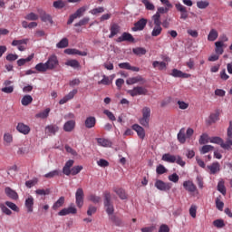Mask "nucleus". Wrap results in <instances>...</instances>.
Returning a JSON list of instances; mask_svg holds the SVG:
<instances>
[{
  "instance_id": "f257e3e1",
  "label": "nucleus",
  "mask_w": 232,
  "mask_h": 232,
  "mask_svg": "<svg viewBox=\"0 0 232 232\" xmlns=\"http://www.w3.org/2000/svg\"><path fill=\"white\" fill-rule=\"evenodd\" d=\"M74 162L73 160H67L63 168L62 173L67 177H70V175H72V177L79 175L82 171V166L77 165L73 167Z\"/></svg>"
},
{
  "instance_id": "f03ea898",
  "label": "nucleus",
  "mask_w": 232,
  "mask_h": 232,
  "mask_svg": "<svg viewBox=\"0 0 232 232\" xmlns=\"http://www.w3.org/2000/svg\"><path fill=\"white\" fill-rule=\"evenodd\" d=\"M103 204L107 215L111 216L115 213V208H113V203H111V194L106 191L103 193Z\"/></svg>"
},
{
  "instance_id": "7ed1b4c3",
  "label": "nucleus",
  "mask_w": 232,
  "mask_h": 232,
  "mask_svg": "<svg viewBox=\"0 0 232 232\" xmlns=\"http://www.w3.org/2000/svg\"><path fill=\"white\" fill-rule=\"evenodd\" d=\"M151 117V109L150 107H144L142 109V118L140 119V124L144 128L150 127V118Z\"/></svg>"
},
{
  "instance_id": "20e7f679",
  "label": "nucleus",
  "mask_w": 232,
  "mask_h": 232,
  "mask_svg": "<svg viewBox=\"0 0 232 232\" xmlns=\"http://www.w3.org/2000/svg\"><path fill=\"white\" fill-rule=\"evenodd\" d=\"M87 7L82 6L80 7L74 14H71L69 17V20L67 21V24H72L75 19H79L84 15V13L86 12Z\"/></svg>"
},
{
  "instance_id": "39448f33",
  "label": "nucleus",
  "mask_w": 232,
  "mask_h": 232,
  "mask_svg": "<svg viewBox=\"0 0 232 232\" xmlns=\"http://www.w3.org/2000/svg\"><path fill=\"white\" fill-rule=\"evenodd\" d=\"M130 97H137V95H146L148 93V89L142 86H136L132 90L128 91Z\"/></svg>"
},
{
  "instance_id": "423d86ee",
  "label": "nucleus",
  "mask_w": 232,
  "mask_h": 232,
  "mask_svg": "<svg viewBox=\"0 0 232 232\" xmlns=\"http://www.w3.org/2000/svg\"><path fill=\"white\" fill-rule=\"evenodd\" d=\"M146 24H148V19L140 18L138 22L134 24V26L131 27L132 32H142L144 28H146Z\"/></svg>"
},
{
  "instance_id": "0eeeda50",
  "label": "nucleus",
  "mask_w": 232,
  "mask_h": 232,
  "mask_svg": "<svg viewBox=\"0 0 232 232\" xmlns=\"http://www.w3.org/2000/svg\"><path fill=\"white\" fill-rule=\"evenodd\" d=\"M76 206L78 208H82L84 206V190L82 188H78L75 193Z\"/></svg>"
},
{
  "instance_id": "6e6552de",
  "label": "nucleus",
  "mask_w": 232,
  "mask_h": 232,
  "mask_svg": "<svg viewBox=\"0 0 232 232\" xmlns=\"http://www.w3.org/2000/svg\"><path fill=\"white\" fill-rule=\"evenodd\" d=\"M46 64L49 70H55V68L59 66V60L57 59V55L55 54L51 55L48 58Z\"/></svg>"
},
{
  "instance_id": "1a4fd4ad",
  "label": "nucleus",
  "mask_w": 232,
  "mask_h": 232,
  "mask_svg": "<svg viewBox=\"0 0 232 232\" xmlns=\"http://www.w3.org/2000/svg\"><path fill=\"white\" fill-rule=\"evenodd\" d=\"M154 186L160 191H169L171 189V183H166L160 179H157Z\"/></svg>"
},
{
  "instance_id": "9d476101",
  "label": "nucleus",
  "mask_w": 232,
  "mask_h": 232,
  "mask_svg": "<svg viewBox=\"0 0 232 232\" xmlns=\"http://www.w3.org/2000/svg\"><path fill=\"white\" fill-rule=\"evenodd\" d=\"M73 204L71 205L69 208H63L60 212H58L59 217H66V215H76L77 208L72 207Z\"/></svg>"
},
{
  "instance_id": "9b49d317",
  "label": "nucleus",
  "mask_w": 232,
  "mask_h": 232,
  "mask_svg": "<svg viewBox=\"0 0 232 232\" xmlns=\"http://www.w3.org/2000/svg\"><path fill=\"white\" fill-rule=\"evenodd\" d=\"M117 43H123L127 41V43H135V38L131 34L124 32L121 36L117 38Z\"/></svg>"
},
{
  "instance_id": "f8f14e48",
  "label": "nucleus",
  "mask_w": 232,
  "mask_h": 232,
  "mask_svg": "<svg viewBox=\"0 0 232 232\" xmlns=\"http://www.w3.org/2000/svg\"><path fill=\"white\" fill-rule=\"evenodd\" d=\"M154 22V28L151 32V36L152 37H159V35H160V34H162V27L160 26V24H162L161 21H158V20H153Z\"/></svg>"
},
{
  "instance_id": "ddd939ff",
  "label": "nucleus",
  "mask_w": 232,
  "mask_h": 232,
  "mask_svg": "<svg viewBox=\"0 0 232 232\" xmlns=\"http://www.w3.org/2000/svg\"><path fill=\"white\" fill-rule=\"evenodd\" d=\"M38 14H39L40 19H41V21H43V23L49 22L51 24H53V20L52 19V15H50L49 14H46V12L44 10L39 9Z\"/></svg>"
},
{
  "instance_id": "4468645a",
  "label": "nucleus",
  "mask_w": 232,
  "mask_h": 232,
  "mask_svg": "<svg viewBox=\"0 0 232 232\" xmlns=\"http://www.w3.org/2000/svg\"><path fill=\"white\" fill-rule=\"evenodd\" d=\"M137 82H140V84H146V79L142 78L140 75H138L136 77L129 78L126 80V83L129 86H131V84H137Z\"/></svg>"
},
{
  "instance_id": "2eb2a0df",
  "label": "nucleus",
  "mask_w": 232,
  "mask_h": 232,
  "mask_svg": "<svg viewBox=\"0 0 232 232\" xmlns=\"http://www.w3.org/2000/svg\"><path fill=\"white\" fill-rule=\"evenodd\" d=\"M175 7L176 10H178V12H180V19H184V21H186V19H188V9L186 8V6L182 5V4L178 3L175 4Z\"/></svg>"
},
{
  "instance_id": "dca6fc26",
  "label": "nucleus",
  "mask_w": 232,
  "mask_h": 232,
  "mask_svg": "<svg viewBox=\"0 0 232 232\" xmlns=\"http://www.w3.org/2000/svg\"><path fill=\"white\" fill-rule=\"evenodd\" d=\"M77 89H73L67 95L59 101V104H66L68 101H72L75 95H77Z\"/></svg>"
},
{
  "instance_id": "f3484780",
  "label": "nucleus",
  "mask_w": 232,
  "mask_h": 232,
  "mask_svg": "<svg viewBox=\"0 0 232 232\" xmlns=\"http://www.w3.org/2000/svg\"><path fill=\"white\" fill-rule=\"evenodd\" d=\"M132 130L136 131L138 137L141 140H144L146 137V131L144 130V128L140 127L139 124L132 125Z\"/></svg>"
},
{
  "instance_id": "a211bd4d",
  "label": "nucleus",
  "mask_w": 232,
  "mask_h": 232,
  "mask_svg": "<svg viewBox=\"0 0 232 232\" xmlns=\"http://www.w3.org/2000/svg\"><path fill=\"white\" fill-rule=\"evenodd\" d=\"M64 53H66L67 55H81L82 57H86V55H88L87 52H81L77 49H65L64 50Z\"/></svg>"
},
{
  "instance_id": "6ab92c4d",
  "label": "nucleus",
  "mask_w": 232,
  "mask_h": 232,
  "mask_svg": "<svg viewBox=\"0 0 232 232\" xmlns=\"http://www.w3.org/2000/svg\"><path fill=\"white\" fill-rule=\"evenodd\" d=\"M5 193L7 197H9V198H12V200H17L19 198L17 192L12 189L10 187H6L5 188Z\"/></svg>"
},
{
  "instance_id": "aec40b11",
  "label": "nucleus",
  "mask_w": 232,
  "mask_h": 232,
  "mask_svg": "<svg viewBox=\"0 0 232 232\" xmlns=\"http://www.w3.org/2000/svg\"><path fill=\"white\" fill-rule=\"evenodd\" d=\"M169 9L168 7H159L156 14L152 16V21H160V14H168Z\"/></svg>"
},
{
  "instance_id": "412c9836",
  "label": "nucleus",
  "mask_w": 232,
  "mask_h": 232,
  "mask_svg": "<svg viewBox=\"0 0 232 232\" xmlns=\"http://www.w3.org/2000/svg\"><path fill=\"white\" fill-rule=\"evenodd\" d=\"M96 123H97V120L93 116L87 117L84 121L85 128H87L88 130H92V128H95Z\"/></svg>"
},
{
  "instance_id": "4be33fe9",
  "label": "nucleus",
  "mask_w": 232,
  "mask_h": 232,
  "mask_svg": "<svg viewBox=\"0 0 232 232\" xmlns=\"http://www.w3.org/2000/svg\"><path fill=\"white\" fill-rule=\"evenodd\" d=\"M16 130L19 131V133H23V135H28V133H30V126L24 123H18Z\"/></svg>"
},
{
  "instance_id": "5701e85b",
  "label": "nucleus",
  "mask_w": 232,
  "mask_h": 232,
  "mask_svg": "<svg viewBox=\"0 0 232 232\" xmlns=\"http://www.w3.org/2000/svg\"><path fill=\"white\" fill-rule=\"evenodd\" d=\"M183 188L189 193H195V191H197V186L190 180L183 182Z\"/></svg>"
},
{
  "instance_id": "b1692460",
  "label": "nucleus",
  "mask_w": 232,
  "mask_h": 232,
  "mask_svg": "<svg viewBox=\"0 0 232 232\" xmlns=\"http://www.w3.org/2000/svg\"><path fill=\"white\" fill-rule=\"evenodd\" d=\"M72 130H75V120H69L64 123L63 130L70 133Z\"/></svg>"
},
{
  "instance_id": "393cba45",
  "label": "nucleus",
  "mask_w": 232,
  "mask_h": 232,
  "mask_svg": "<svg viewBox=\"0 0 232 232\" xmlns=\"http://www.w3.org/2000/svg\"><path fill=\"white\" fill-rule=\"evenodd\" d=\"M207 168L208 169H209L210 175H215L218 173V171H220V163L216 161V162H213L211 165H208Z\"/></svg>"
},
{
  "instance_id": "a878e982",
  "label": "nucleus",
  "mask_w": 232,
  "mask_h": 232,
  "mask_svg": "<svg viewBox=\"0 0 232 232\" xmlns=\"http://www.w3.org/2000/svg\"><path fill=\"white\" fill-rule=\"evenodd\" d=\"M24 206L27 208V213H34V197L29 196L28 198L25 199Z\"/></svg>"
},
{
  "instance_id": "bb28decb",
  "label": "nucleus",
  "mask_w": 232,
  "mask_h": 232,
  "mask_svg": "<svg viewBox=\"0 0 232 232\" xmlns=\"http://www.w3.org/2000/svg\"><path fill=\"white\" fill-rule=\"evenodd\" d=\"M96 140L99 146H102L103 148H111L113 144L110 140L104 138H97Z\"/></svg>"
},
{
  "instance_id": "cd10ccee",
  "label": "nucleus",
  "mask_w": 232,
  "mask_h": 232,
  "mask_svg": "<svg viewBox=\"0 0 232 232\" xmlns=\"http://www.w3.org/2000/svg\"><path fill=\"white\" fill-rule=\"evenodd\" d=\"M120 32H121L120 25L117 24H112L111 25V34L109 35V39H113V37H115V35H117V34H119Z\"/></svg>"
},
{
  "instance_id": "c85d7f7f",
  "label": "nucleus",
  "mask_w": 232,
  "mask_h": 232,
  "mask_svg": "<svg viewBox=\"0 0 232 232\" xmlns=\"http://www.w3.org/2000/svg\"><path fill=\"white\" fill-rule=\"evenodd\" d=\"M209 142L212 144H218L223 149L227 148V145H224V140L218 136L209 138Z\"/></svg>"
},
{
  "instance_id": "c756f323",
  "label": "nucleus",
  "mask_w": 232,
  "mask_h": 232,
  "mask_svg": "<svg viewBox=\"0 0 232 232\" xmlns=\"http://www.w3.org/2000/svg\"><path fill=\"white\" fill-rule=\"evenodd\" d=\"M45 131L48 133L49 136L55 135L57 131H59V126L55 124H51L45 127Z\"/></svg>"
},
{
  "instance_id": "7c9ffc66",
  "label": "nucleus",
  "mask_w": 232,
  "mask_h": 232,
  "mask_svg": "<svg viewBox=\"0 0 232 232\" xmlns=\"http://www.w3.org/2000/svg\"><path fill=\"white\" fill-rule=\"evenodd\" d=\"M186 129L181 128L178 133V140L180 142V144H186Z\"/></svg>"
},
{
  "instance_id": "2f4dec72",
  "label": "nucleus",
  "mask_w": 232,
  "mask_h": 232,
  "mask_svg": "<svg viewBox=\"0 0 232 232\" xmlns=\"http://www.w3.org/2000/svg\"><path fill=\"white\" fill-rule=\"evenodd\" d=\"M215 52L218 55H222V53H224V42L222 41H218L215 43Z\"/></svg>"
},
{
  "instance_id": "473e14b6",
  "label": "nucleus",
  "mask_w": 232,
  "mask_h": 232,
  "mask_svg": "<svg viewBox=\"0 0 232 232\" xmlns=\"http://www.w3.org/2000/svg\"><path fill=\"white\" fill-rule=\"evenodd\" d=\"M161 160H164L165 162L173 163V162H176L177 156L171 155L169 153H166V154H163Z\"/></svg>"
},
{
  "instance_id": "72a5a7b5",
  "label": "nucleus",
  "mask_w": 232,
  "mask_h": 232,
  "mask_svg": "<svg viewBox=\"0 0 232 232\" xmlns=\"http://www.w3.org/2000/svg\"><path fill=\"white\" fill-rule=\"evenodd\" d=\"M64 206V197H60L59 199L53 205L52 209L53 211H57L59 208H63Z\"/></svg>"
},
{
  "instance_id": "f704fd0d",
  "label": "nucleus",
  "mask_w": 232,
  "mask_h": 232,
  "mask_svg": "<svg viewBox=\"0 0 232 232\" xmlns=\"http://www.w3.org/2000/svg\"><path fill=\"white\" fill-rule=\"evenodd\" d=\"M34 68H35L36 72H40L42 73L44 72H47V70H50V69H48V65L46 63H37Z\"/></svg>"
},
{
  "instance_id": "c9c22d12",
  "label": "nucleus",
  "mask_w": 232,
  "mask_h": 232,
  "mask_svg": "<svg viewBox=\"0 0 232 232\" xmlns=\"http://www.w3.org/2000/svg\"><path fill=\"white\" fill-rule=\"evenodd\" d=\"M34 101V98H32L31 95L26 94L22 98L21 103L23 106H28L29 104H32Z\"/></svg>"
},
{
  "instance_id": "e433bc0d",
  "label": "nucleus",
  "mask_w": 232,
  "mask_h": 232,
  "mask_svg": "<svg viewBox=\"0 0 232 232\" xmlns=\"http://www.w3.org/2000/svg\"><path fill=\"white\" fill-rule=\"evenodd\" d=\"M66 66H71V68H74V70H77V68H81V63H79V61L77 60H69L65 63Z\"/></svg>"
},
{
  "instance_id": "4c0bfd02",
  "label": "nucleus",
  "mask_w": 232,
  "mask_h": 232,
  "mask_svg": "<svg viewBox=\"0 0 232 232\" xmlns=\"http://www.w3.org/2000/svg\"><path fill=\"white\" fill-rule=\"evenodd\" d=\"M132 53H134V55H146L147 51L144 47H136L132 49Z\"/></svg>"
},
{
  "instance_id": "58836bf2",
  "label": "nucleus",
  "mask_w": 232,
  "mask_h": 232,
  "mask_svg": "<svg viewBox=\"0 0 232 232\" xmlns=\"http://www.w3.org/2000/svg\"><path fill=\"white\" fill-rule=\"evenodd\" d=\"M114 191L121 200H126V198H128V196L126 195V191L124 189L115 188Z\"/></svg>"
},
{
  "instance_id": "ea45409f",
  "label": "nucleus",
  "mask_w": 232,
  "mask_h": 232,
  "mask_svg": "<svg viewBox=\"0 0 232 232\" xmlns=\"http://www.w3.org/2000/svg\"><path fill=\"white\" fill-rule=\"evenodd\" d=\"M32 59H34V53H32L31 55H29L27 58H22L19 59L17 61V65L18 66H24V64H26V63H30V61H32Z\"/></svg>"
},
{
  "instance_id": "a19ab883",
  "label": "nucleus",
  "mask_w": 232,
  "mask_h": 232,
  "mask_svg": "<svg viewBox=\"0 0 232 232\" xmlns=\"http://www.w3.org/2000/svg\"><path fill=\"white\" fill-rule=\"evenodd\" d=\"M215 150V147L212 145H204L200 150L201 155H206V153H209V151H213Z\"/></svg>"
},
{
  "instance_id": "79ce46f5",
  "label": "nucleus",
  "mask_w": 232,
  "mask_h": 232,
  "mask_svg": "<svg viewBox=\"0 0 232 232\" xmlns=\"http://www.w3.org/2000/svg\"><path fill=\"white\" fill-rule=\"evenodd\" d=\"M218 38V32H217V30L215 29H211L208 35V41H217Z\"/></svg>"
},
{
  "instance_id": "37998d69",
  "label": "nucleus",
  "mask_w": 232,
  "mask_h": 232,
  "mask_svg": "<svg viewBox=\"0 0 232 232\" xmlns=\"http://www.w3.org/2000/svg\"><path fill=\"white\" fill-rule=\"evenodd\" d=\"M62 175L61 170L55 169L51 172H48L47 174L44 175L45 179H53V177H59Z\"/></svg>"
},
{
  "instance_id": "c03bdc74",
  "label": "nucleus",
  "mask_w": 232,
  "mask_h": 232,
  "mask_svg": "<svg viewBox=\"0 0 232 232\" xmlns=\"http://www.w3.org/2000/svg\"><path fill=\"white\" fill-rule=\"evenodd\" d=\"M109 218L113 224H115V226H122V220H121L117 216L111 214L109 216Z\"/></svg>"
},
{
  "instance_id": "a18cd8bd",
  "label": "nucleus",
  "mask_w": 232,
  "mask_h": 232,
  "mask_svg": "<svg viewBox=\"0 0 232 232\" xmlns=\"http://www.w3.org/2000/svg\"><path fill=\"white\" fill-rule=\"evenodd\" d=\"M53 6L56 8V10H61L66 6V4L63 0H58L53 2Z\"/></svg>"
},
{
  "instance_id": "49530a36",
  "label": "nucleus",
  "mask_w": 232,
  "mask_h": 232,
  "mask_svg": "<svg viewBox=\"0 0 232 232\" xmlns=\"http://www.w3.org/2000/svg\"><path fill=\"white\" fill-rule=\"evenodd\" d=\"M50 115V108L45 109L44 111L35 115L36 119H46Z\"/></svg>"
},
{
  "instance_id": "de8ad7c7",
  "label": "nucleus",
  "mask_w": 232,
  "mask_h": 232,
  "mask_svg": "<svg viewBox=\"0 0 232 232\" xmlns=\"http://www.w3.org/2000/svg\"><path fill=\"white\" fill-rule=\"evenodd\" d=\"M213 226L218 229H222V227H226V223H224V219H216L213 221Z\"/></svg>"
},
{
  "instance_id": "09e8293b",
  "label": "nucleus",
  "mask_w": 232,
  "mask_h": 232,
  "mask_svg": "<svg viewBox=\"0 0 232 232\" xmlns=\"http://www.w3.org/2000/svg\"><path fill=\"white\" fill-rule=\"evenodd\" d=\"M90 23V17H83L82 20H80L78 23L74 24L76 28L79 26H86Z\"/></svg>"
},
{
  "instance_id": "8fccbe9b",
  "label": "nucleus",
  "mask_w": 232,
  "mask_h": 232,
  "mask_svg": "<svg viewBox=\"0 0 232 232\" xmlns=\"http://www.w3.org/2000/svg\"><path fill=\"white\" fill-rule=\"evenodd\" d=\"M39 182V179L34 178L33 179L25 181V186L28 188H34Z\"/></svg>"
},
{
  "instance_id": "3c124183",
  "label": "nucleus",
  "mask_w": 232,
  "mask_h": 232,
  "mask_svg": "<svg viewBox=\"0 0 232 232\" xmlns=\"http://www.w3.org/2000/svg\"><path fill=\"white\" fill-rule=\"evenodd\" d=\"M152 66L153 68H157V66H159V70H166L167 64L165 62L154 61Z\"/></svg>"
},
{
  "instance_id": "603ef678",
  "label": "nucleus",
  "mask_w": 232,
  "mask_h": 232,
  "mask_svg": "<svg viewBox=\"0 0 232 232\" xmlns=\"http://www.w3.org/2000/svg\"><path fill=\"white\" fill-rule=\"evenodd\" d=\"M5 206H7V208L12 209V211H15L16 213H19V207H17L15 203L12 201H5Z\"/></svg>"
},
{
  "instance_id": "864d4df0",
  "label": "nucleus",
  "mask_w": 232,
  "mask_h": 232,
  "mask_svg": "<svg viewBox=\"0 0 232 232\" xmlns=\"http://www.w3.org/2000/svg\"><path fill=\"white\" fill-rule=\"evenodd\" d=\"M68 38H63L57 44L56 47L58 48H68Z\"/></svg>"
},
{
  "instance_id": "5fc2aeb1",
  "label": "nucleus",
  "mask_w": 232,
  "mask_h": 232,
  "mask_svg": "<svg viewBox=\"0 0 232 232\" xmlns=\"http://www.w3.org/2000/svg\"><path fill=\"white\" fill-rule=\"evenodd\" d=\"M197 6L200 10H204L209 6V2L208 1H198L197 2Z\"/></svg>"
},
{
  "instance_id": "6e6d98bb",
  "label": "nucleus",
  "mask_w": 232,
  "mask_h": 232,
  "mask_svg": "<svg viewBox=\"0 0 232 232\" xmlns=\"http://www.w3.org/2000/svg\"><path fill=\"white\" fill-rule=\"evenodd\" d=\"M141 3L144 4L147 10H151V11L155 10V5L150 3V0H141Z\"/></svg>"
},
{
  "instance_id": "4d7b16f0",
  "label": "nucleus",
  "mask_w": 232,
  "mask_h": 232,
  "mask_svg": "<svg viewBox=\"0 0 232 232\" xmlns=\"http://www.w3.org/2000/svg\"><path fill=\"white\" fill-rule=\"evenodd\" d=\"M21 44H28V39L14 40L12 46H21Z\"/></svg>"
},
{
  "instance_id": "13d9d810",
  "label": "nucleus",
  "mask_w": 232,
  "mask_h": 232,
  "mask_svg": "<svg viewBox=\"0 0 232 232\" xmlns=\"http://www.w3.org/2000/svg\"><path fill=\"white\" fill-rule=\"evenodd\" d=\"M168 169H166V167H164V165L160 164L157 169H156V173L158 175H164V173H167Z\"/></svg>"
},
{
  "instance_id": "bf43d9fd",
  "label": "nucleus",
  "mask_w": 232,
  "mask_h": 232,
  "mask_svg": "<svg viewBox=\"0 0 232 232\" xmlns=\"http://www.w3.org/2000/svg\"><path fill=\"white\" fill-rule=\"evenodd\" d=\"M218 191H219L220 194L226 196V186L224 185V181H219L218 183Z\"/></svg>"
},
{
  "instance_id": "052dcab7",
  "label": "nucleus",
  "mask_w": 232,
  "mask_h": 232,
  "mask_svg": "<svg viewBox=\"0 0 232 232\" xmlns=\"http://www.w3.org/2000/svg\"><path fill=\"white\" fill-rule=\"evenodd\" d=\"M52 193V191L50 190V188H46V189H44V188H38L35 190V194L36 195H44V196H46V195H50Z\"/></svg>"
},
{
  "instance_id": "680f3d73",
  "label": "nucleus",
  "mask_w": 232,
  "mask_h": 232,
  "mask_svg": "<svg viewBox=\"0 0 232 232\" xmlns=\"http://www.w3.org/2000/svg\"><path fill=\"white\" fill-rule=\"evenodd\" d=\"M209 136L207 133H204L199 138V144H208L209 142Z\"/></svg>"
},
{
  "instance_id": "e2e57ef3",
  "label": "nucleus",
  "mask_w": 232,
  "mask_h": 232,
  "mask_svg": "<svg viewBox=\"0 0 232 232\" xmlns=\"http://www.w3.org/2000/svg\"><path fill=\"white\" fill-rule=\"evenodd\" d=\"M0 209H1L2 213H5V215H8V216L12 215V210H10V208H8L3 203H0Z\"/></svg>"
},
{
  "instance_id": "0e129e2a",
  "label": "nucleus",
  "mask_w": 232,
  "mask_h": 232,
  "mask_svg": "<svg viewBox=\"0 0 232 232\" xmlns=\"http://www.w3.org/2000/svg\"><path fill=\"white\" fill-rule=\"evenodd\" d=\"M89 200H91V202H93V204H99V202H101V197L91 194L89 196Z\"/></svg>"
},
{
  "instance_id": "69168bd1",
  "label": "nucleus",
  "mask_w": 232,
  "mask_h": 232,
  "mask_svg": "<svg viewBox=\"0 0 232 232\" xmlns=\"http://www.w3.org/2000/svg\"><path fill=\"white\" fill-rule=\"evenodd\" d=\"M103 113H104V115H106L108 117V119L110 121H117V118H115V115L113 114V112H111L108 110H104Z\"/></svg>"
},
{
  "instance_id": "338daca9",
  "label": "nucleus",
  "mask_w": 232,
  "mask_h": 232,
  "mask_svg": "<svg viewBox=\"0 0 232 232\" xmlns=\"http://www.w3.org/2000/svg\"><path fill=\"white\" fill-rule=\"evenodd\" d=\"M104 13V7H97L90 11L92 15H97V14Z\"/></svg>"
},
{
  "instance_id": "774afa93",
  "label": "nucleus",
  "mask_w": 232,
  "mask_h": 232,
  "mask_svg": "<svg viewBox=\"0 0 232 232\" xmlns=\"http://www.w3.org/2000/svg\"><path fill=\"white\" fill-rule=\"evenodd\" d=\"M179 176L177 173H173L172 175L169 176V180H170V182H174V184H177V182H179Z\"/></svg>"
}]
</instances>
